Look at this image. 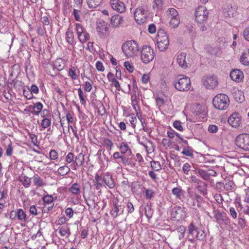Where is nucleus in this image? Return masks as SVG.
Here are the masks:
<instances>
[{
	"instance_id": "obj_1",
	"label": "nucleus",
	"mask_w": 249,
	"mask_h": 249,
	"mask_svg": "<svg viewBox=\"0 0 249 249\" xmlns=\"http://www.w3.org/2000/svg\"><path fill=\"white\" fill-rule=\"evenodd\" d=\"M122 49L125 56L127 57L137 55L140 50L139 45L135 40L126 41L122 45Z\"/></svg>"
},
{
	"instance_id": "obj_2",
	"label": "nucleus",
	"mask_w": 249,
	"mask_h": 249,
	"mask_svg": "<svg viewBox=\"0 0 249 249\" xmlns=\"http://www.w3.org/2000/svg\"><path fill=\"white\" fill-rule=\"evenodd\" d=\"M188 240L192 242H194L195 237L198 240L203 241L206 237L205 231L196 227L193 222L188 226Z\"/></svg>"
},
{
	"instance_id": "obj_3",
	"label": "nucleus",
	"mask_w": 249,
	"mask_h": 249,
	"mask_svg": "<svg viewBox=\"0 0 249 249\" xmlns=\"http://www.w3.org/2000/svg\"><path fill=\"white\" fill-rule=\"evenodd\" d=\"M213 104L216 108L219 110H225L229 105V98L225 94H218L213 98Z\"/></svg>"
},
{
	"instance_id": "obj_4",
	"label": "nucleus",
	"mask_w": 249,
	"mask_h": 249,
	"mask_svg": "<svg viewBox=\"0 0 249 249\" xmlns=\"http://www.w3.org/2000/svg\"><path fill=\"white\" fill-rule=\"evenodd\" d=\"M134 18L136 21L139 24L145 23L149 15V11L146 6L138 7L135 11Z\"/></svg>"
},
{
	"instance_id": "obj_5",
	"label": "nucleus",
	"mask_w": 249,
	"mask_h": 249,
	"mask_svg": "<svg viewBox=\"0 0 249 249\" xmlns=\"http://www.w3.org/2000/svg\"><path fill=\"white\" fill-rule=\"evenodd\" d=\"M157 46L160 51L166 50L169 45L168 36L164 30L159 31L157 35Z\"/></svg>"
},
{
	"instance_id": "obj_6",
	"label": "nucleus",
	"mask_w": 249,
	"mask_h": 249,
	"mask_svg": "<svg viewBox=\"0 0 249 249\" xmlns=\"http://www.w3.org/2000/svg\"><path fill=\"white\" fill-rule=\"evenodd\" d=\"M155 56L154 50L149 46L143 45L141 50V58L143 63L147 64L152 61Z\"/></svg>"
},
{
	"instance_id": "obj_7",
	"label": "nucleus",
	"mask_w": 249,
	"mask_h": 249,
	"mask_svg": "<svg viewBox=\"0 0 249 249\" xmlns=\"http://www.w3.org/2000/svg\"><path fill=\"white\" fill-rule=\"evenodd\" d=\"M175 88L179 91H186L190 89L191 87V81L188 77L178 78L174 81Z\"/></svg>"
},
{
	"instance_id": "obj_8",
	"label": "nucleus",
	"mask_w": 249,
	"mask_h": 249,
	"mask_svg": "<svg viewBox=\"0 0 249 249\" xmlns=\"http://www.w3.org/2000/svg\"><path fill=\"white\" fill-rule=\"evenodd\" d=\"M201 82L203 86L208 89H214L218 84V78L214 75H206L203 76Z\"/></svg>"
},
{
	"instance_id": "obj_9",
	"label": "nucleus",
	"mask_w": 249,
	"mask_h": 249,
	"mask_svg": "<svg viewBox=\"0 0 249 249\" xmlns=\"http://www.w3.org/2000/svg\"><path fill=\"white\" fill-rule=\"evenodd\" d=\"M209 12L206 8L203 6H198L195 11V19L197 23H202L206 22L208 18Z\"/></svg>"
},
{
	"instance_id": "obj_10",
	"label": "nucleus",
	"mask_w": 249,
	"mask_h": 249,
	"mask_svg": "<svg viewBox=\"0 0 249 249\" xmlns=\"http://www.w3.org/2000/svg\"><path fill=\"white\" fill-rule=\"evenodd\" d=\"M96 30L100 37L105 38L109 33L108 23L104 20L99 21L96 23Z\"/></svg>"
},
{
	"instance_id": "obj_11",
	"label": "nucleus",
	"mask_w": 249,
	"mask_h": 249,
	"mask_svg": "<svg viewBox=\"0 0 249 249\" xmlns=\"http://www.w3.org/2000/svg\"><path fill=\"white\" fill-rule=\"evenodd\" d=\"M171 215L172 218L178 221L184 219L186 217L184 208L175 207L172 209Z\"/></svg>"
},
{
	"instance_id": "obj_12",
	"label": "nucleus",
	"mask_w": 249,
	"mask_h": 249,
	"mask_svg": "<svg viewBox=\"0 0 249 249\" xmlns=\"http://www.w3.org/2000/svg\"><path fill=\"white\" fill-rule=\"evenodd\" d=\"M124 206L120 204L118 201H113V207L110 212L112 216L115 218L123 214Z\"/></svg>"
},
{
	"instance_id": "obj_13",
	"label": "nucleus",
	"mask_w": 249,
	"mask_h": 249,
	"mask_svg": "<svg viewBox=\"0 0 249 249\" xmlns=\"http://www.w3.org/2000/svg\"><path fill=\"white\" fill-rule=\"evenodd\" d=\"M214 218L219 225H228L230 223V220L227 216L226 213H221L218 211H214Z\"/></svg>"
},
{
	"instance_id": "obj_14",
	"label": "nucleus",
	"mask_w": 249,
	"mask_h": 249,
	"mask_svg": "<svg viewBox=\"0 0 249 249\" xmlns=\"http://www.w3.org/2000/svg\"><path fill=\"white\" fill-rule=\"evenodd\" d=\"M110 4L112 9L118 12L123 13L125 10V4L119 0H110Z\"/></svg>"
},
{
	"instance_id": "obj_15",
	"label": "nucleus",
	"mask_w": 249,
	"mask_h": 249,
	"mask_svg": "<svg viewBox=\"0 0 249 249\" xmlns=\"http://www.w3.org/2000/svg\"><path fill=\"white\" fill-rule=\"evenodd\" d=\"M228 122L232 127H238L240 124L241 119L238 113H233L229 118Z\"/></svg>"
},
{
	"instance_id": "obj_16",
	"label": "nucleus",
	"mask_w": 249,
	"mask_h": 249,
	"mask_svg": "<svg viewBox=\"0 0 249 249\" xmlns=\"http://www.w3.org/2000/svg\"><path fill=\"white\" fill-rule=\"evenodd\" d=\"M230 77L233 81L240 82L243 80L244 75L242 71L236 69L231 71Z\"/></svg>"
},
{
	"instance_id": "obj_17",
	"label": "nucleus",
	"mask_w": 249,
	"mask_h": 249,
	"mask_svg": "<svg viewBox=\"0 0 249 249\" xmlns=\"http://www.w3.org/2000/svg\"><path fill=\"white\" fill-rule=\"evenodd\" d=\"M186 53H181L177 56V62L180 67L186 69L188 68V64L186 61Z\"/></svg>"
},
{
	"instance_id": "obj_18",
	"label": "nucleus",
	"mask_w": 249,
	"mask_h": 249,
	"mask_svg": "<svg viewBox=\"0 0 249 249\" xmlns=\"http://www.w3.org/2000/svg\"><path fill=\"white\" fill-rule=\"evenodd\" d=\"M17 219L20 222H28V216L25 212L21 209H18L16 211Z\"/></svg>"
},
{
	"instance_id": "obj_19",
	"label": "nucleus",
	"mask_w": 249,
	"mask_h": 249,
	"mask_svg": "<svg viewBox=\"0 0 249 249\" xmlns=\"http://www.w3.org/2000/svg\"><path fill=\"white\" fill-rule=\"evenodd\" d=\"M19 66L18 65H14L12 67V70L10 73V78H9V82L10 84L14 82V79L18 77V74L16 73H18L19 72Z\"/></svg>"
},
{
	"instance_id": "obj_20",
	"label": "nucleus",
	"mask_w": 249,
	"mask_h": 249,
	"mask_svg": "<svg viewBox=\"0 0 249 249\" xmlns=\"http://www.w3.org/2000/svg\"><path fill=\"white\" fill-rule=\"evenodd\" d=\"M66 40L69 44L73 45L75 44L74 33L69 27L65 34Z\"/></svg>"
},
{
	"instance_id": "obj_21",
	"label": "nucleus",
	"mask_w": 249,
	"mask_h": 249,
	"mask_svg": "<svg viewBox=\"0 0 249 249\" xmlns=\"http://www.w3.org/2000/svg\"><path fill=\"white\" fill-rule=\"evenodd\" d=\"M123 21V18L119 15L112 16L110 20V23L114 27H118Z\"/></svg>"
},
{
	"instance_id": "obj_22",
	"label": "nucleus",
	"mask_w": 249,
	"mask_h": 249,
	"mask_svg": "<svg viewBox=\"0 0 249 249\" xmlns=\"http://www.w3.org/2000/svg\"><path fill=\"white\" fill-rule=\"evenodd\" d=\"M240 62L245 65H249V49L245 50L240 56Z\"/></svg>"
},
{
	"instance_id": "obj_23",
	"label": "nucleus",
	"mask_w": 249,
	"mask_h": 249,
	"mask_svg": "<svg viewBox=\"0 0 249 249\" xmlns=\"http://www.w3.org/2000/svg\"><path fill=\"white\" fill-rule=\"evenodd\" d=\"M140 143L144 146L148 153H152L154 151L155 145L152 141H145V142H140Z\"/></svg>"
},
{
	"instance_id": "obj_24",
	"label": "nucleus",
	"mask_w": 249,
	"mask_h": 249,
	"mask_svg": "<svg viewBox=\"0 0 249 249\" xmlns=\"http://www.w3.org/2000/svg\"><path fill=\"white\" fill-rule=\"evenodd\" d=\"M119 149L122 154H126L127 156H129L132 154L131 150L129 148L128 145L124 142H122Z\"/></svg>"
},
{
	"instance_id": "obj_25",
	"label": "nucleus",
	"mask_w": 249,
	"mask_h": 249,
	"mask_svg": "<svg viewBox=\"0 0 249 249\" xmlns=\"http://www.w3.org/2000/svg\"><path fill=\"white\" fill-rule=\"evenodd\" d=\"M59 232L62 236L68 237L71 234L70 229L68 224H66L58 228Z\"/></svg>"
},
{
	"instance_id": "obj_26",
	"label": "nucleus",
	"mask_w": 249,
	"mask_h": 249,
	"mask_svg": "<svg viewBox=\"0 0 249 249\" xmlns=\"http://www.w3.org/2000/svg\"><path fill=\"white\" fill-rule=\"evenodd\" d=\"M87 3L89 8H96L102 5L103 0H87Z\"/></svg>"
},
{
	"instance_id": "obj_27",
	"label": "nucleus",
	"mask_w": 249,
	"mask_h": 249,
	"mask_svg": "<svg viewBox=\"0 0 249 249\" xmlns=\"http://www.w3.org/2000/svg\"><path fill=\"white\" fill-rule=\"evenodd\" d=\"M234 142L239 148L249 151V141H234Z\"/></svg>"
},
{
	"instance_id": "obj_28",
	"label": "nucleus",
	"mask_w": 249,
	"mask_h": 249,
	"mask_svg": "<svg viewBox=\"0 0 249 249\" xmlns=\"http://www.w3.org/2000/svg\"><path fill=\"white\" fill-rule=\"evenodd\" d=\"M185 231L186 229L183 226H180L176 229L175 231L176 236L179 240L184 238Z\"/></svg>"
},
{
	"instance_id": "obj_29",
	"label": "nucleus",
	"mask_w": 249,
	"mask_h": 249,
	"mask_svg": "<svg viewBox=\"0 0 249 249\" xmlns=\"http://www.w3.org/2000/svg\"><path fill=\"white\" fill-rule=\"evenodd\" d=\"M103 180L105 183L109 188H113L115 186L114 182L111 177L109 175H106L104 177Z\"/></svg>"
},
{
	"instance_id": "obj_30",
	"label": "nucleus",
	"mask_w": 249,
	"mask_h": 249,
	"mask_svg": "<svg viewBox=\"0 0 249 249\" xmlns=\"http://www.w3.org/2000/svg\"><path fill=\"white\" fill-rule=\"evenodd\" d=\"M53 69L57 71H61L64 68V62L61 58L57 59L53 64Z\"/></svg>"
},
{
	"instance_id": "obj_31",
	"label": "nucleus",
	"mask_w": 249,
	"mask_h": 249,
	"mask_svg": "<svg viewBox=\"0 0 249 249\" xmlns=\"http://www.w3.org/2000/svg\"><path fill=\"white\" fill-rule=\"evenodd\" d=\"M69 190L72 194L77 195L80 192V185L77 183H74L70 188Z\"/></svg>"
},
{
	"instance_id": "obj_32",
	"label": "nucleus",
	"mask_w": 249,
	"mask_h": 249,
	"mask_svg": "<svg viewBox=\"0 0 249 249\" xmlns=\"http://www.w3.org/2000/svg\"><path fill=\"white\" fill-rule=\"evenodd\" d=\"M133 94L131 96V100L134 108L136 110V105L138 104L139 100V92L138 93L132 92Z\"/></svg>"
},
{
	"instance_id": "obj_33",
	"label": "nucleus",
	"mask_w": 249,
	"mask_h": 249,
	"mask_svg": "<svg viewBox=\"0 0 249 249\" xmlns=\"http://www.w3.org/2000/svg\"><path fill=\"white\" fill-rule=\"evenodd\" d=\"M84 161V155L80 153L78 154L75 157V160L74 161L75 164L77 166H80L82 165Z\"/></svg>"
},
{
	"instance_id": "obj_34",
	"label": "nucleus",
	"mask_w": 249,
	"mask_h": 249,
	"mask_svg": "<svg viewBox=\"0 0 249 249\" xmlns=\"http://www.w3.org/2000/svg\"><path fill=\"white\" fill-rule=\"evenodd\" d=\"M206 187V183L203 181L196 186V189L203 195H205L207 194Z\"/></svg>"
},
{
	"instance_id": "obj_35",
	"label": "nucleus",
	"mask_w": 249,
	"mask_h": 249,
	"mask_svg": "<svg viewBox=\"0 0 249 249\" xmlns=\"http://www.w3.org/2000/svg\"><path fill=\"white\" fill-rule=\"evenodd\" d=\"M78 38L81 43H83L89 39L90 36L88 33L85 31L83 33L78 36Z\"/></svg>"
},
{
	"instance_id": "obj_36",
	"label": "nucleus",
	"mask_w": 249,
	"mask_h": 249,
	"mask_svg": "<svg viewBox=\"0 0 249 249\" xmlns=\"http://www.w3.org/2000/svg\"><path fill=\"white\" fill-rule=\"evenodd\" d=\"M70 171V168L66 165L61 166L58 169V173L61 176H65L69 173Z\"/></svg>"
},
{
	"instance_id": "obj_37",
	"label": "nucleus",
	"mask_w": 249,
	"mask_h": 249,
	"mask_svg": "<svg viewBox=\"0 0 249 249\" xmlns=\"http://www.w3.org/2000/svg\"><path fill=\"white\" fill-rule=\"evenodd\" d=\"M172 193L175 195L176 198L180 199L181 196L183 195V191L179 188H174L172 190Z\"/></svg>"
},
{
	"instance_id": "obj_38",
	"label": "nucleus",
	"mask_w": 249,
	"mask_h": 249,
	"mask_svg": "<svg viewBox=\"0 0 249 249\" xmlns=\"http://www.w3.org/2000/svg\"><path fill=\"white\" fill-rule=\"evenodd\" d=\"M197 171V173L203 179L205 180L209 179L207 170H205L202 169H198Z\"/></svg>"
},
{
	"instance_id": "obj_39",
	"label": "nucleus",
	"mask_w": 249,
	"mask_h": 249,
	"mask_svg": "<svg viewBox=\"0 0 249 249\" xmlns=\"http://www.w3.org/2000/svg\"><path fill=\"white\" fill-rule=\"evenodd\" d=\"M234 97L235 100L239 103H242L244 99V96L240 91H238L237 92H235L234 94Z\"/></svg>"
},
{
	"instance_id": "obj_40",
	"label": "nucleus",
	"mask_w": 249,
	"mask_h": 249,
	"mask_svg": "<svg viewBox=\"0 0 249 249\" xmlns=\"http://www.w3.org/2000/svg\"><path fill=\"white\" fill-rule=\"evenodd\" d=\"M180 23L179 17L172 18L170 21V24L173 28H176L178 26Z\"/></svg>"
},
{
	"instance_id": "obj_41",
	"label": "nucleus",
	"mask_w": 249,
	"mask_h": 249,
	"mask_svg": "<svg viewBox=\"0 0 249 249\" xmlns=\"http://www.w3.org/2000/svg\"><path fill=\"white\" fill-rule=\"evenodd\" d=\"M150 164L152 169L155 171H158L161 169L160 164L159 161L153 160L150 162Z\"/></svg>"
},
{
	"instance_id": "obj_42",
	"label": "nucleus",
	"mask_w": 249,
	"mask_h": 249,
	"mask_svg": "<svg viewBox=\"0 0 249 249\" xmlns=\"http://www.w3.org/2000/svg\"><path fill=\"white\" fill-rule=\"evenodd\" d=\"M167 14L171 17V18L179 17L178 11L174 8H169L167 11Z\"/></svg>"
},
{
	"instance_id": "obj_43",
	"label": "nucleus",
	"mask_w": 249,
	"mask_h": 249,
	"mask_svg": "<svg viewBox=\"0 0 249 249\" xmlns=\"http://www.w3.org/2000/svg\"><path fill=\"white\" fill-rule=\"evenodd\" d=\"M23 94L24 97L28 100L32 99L33 98V95L31 91L30 90L29 88H28L27 89L23 88Z\"/></svg>"
},
{
	"instance_id": "obj_44",
	"label": "nucleus",
	"mask_w": 249,
	"mask_h": 249,
	"mask_svg": "<svg viewBox=\"0 0 249 249\" xmlns=\"http://www.w3.org/2000/svg\"><path fill=\"white\" fill-rule=\"evenodd\" d=\"M145 215L148 219L151 218L153 214V211L149 205H146L145 207Z\"/></svg>"
},
{
	"instance_id": "obj_45",
	"label": "nucleus",
	"mask_w": 249,
	"mask_h": 249,
	"mask_svg": "<svg viewBox=\"0 0 249 249\" xmlns=\"http://www.w3.org/2000/svg\"><path fill=\"white\" fill-rule=\"evenodd\" d=\"M33 179L35 185L37 187H40L43 185V181L38 176H34Z\"/></svg>"
},
{
	"instance_id": "obj_46",
	"label": "nucleus",
	"mask_w": 249,
	"mask_h": 249,
	"mask_svg": "<svg viewBox=\"0 0 249 249\" xmlns=\"http://www.w3.org/2000/svg\"><path fill=\"white\" fill-rule=\"evenodd\" d=\"M43 109V105L40 102H37L35 104V115H39Z\"/></svg>"
},
{
	"instance_id": "obj_47",
	"label": "nucleus",
	"mask_w": 249,
	"mask_h": 249,
	"mask_svg": "<svg viewBox=\"0 0 249 249\" xmlns=\"http://www.w3.org/2000/svg\"><path fill=\"white\" fill-rule=\"evenodd\" d=\"M41 126L43 128H46L51 125V120L50 118H45L41 122Z\"/></svg>"
},
{
	"instance_id": "obj_48",
	"label": "nucleus",
	"mask_w": 249,
	"mask_h": 249,
	"mask_svg": "<svg viewBox=\"0 0 249 249\" xmlns=\"http://www.w3.org/2000/svg\"><path fill=\"white\" fill-rule=\"evenodd\" d=\"M181 153L183 155L188 157H192L193 155V150L190 148H184Z\"/></svg>"
},
{
	"instance_id": "obj_49",
	"label": "nucleus",
	"mask_w": 249,
	"mask_h": 249,
	"mask_svg": "<svg viewBox=\"0 0 249 249\" xmlns=\"http://www.w3.org/2000/svg\"><path fill=\"white\" fill-rule=\"evenodd\" d=\"M235 140H249V134L247 133L239 134L236 137Z\"/></svg>"
},
{
	"instance_id": "obj_50",
	"label": "nucleus",
	"mask_w": 249,
	"mask_h": 249,
	"mask_svg": "<svg viewBox=\"0 0 249 249\" xmlns=\"http://www.w3.org/2000/svg\"><path fill=\"white\" fill-rule=\"evenodd\" d=\"M75 29H76L78 36L85 32L83 26H82L81 24H80L79 23L76 24Z\"/></svg>"
},
{
	"instance_id": "obj_51",
	"label": "nucleus",
	"mask_w": 249,
	"mask_h": 249,
	"mask_svg": "<svg viewBox=\"0 0 249 249\" xmlns=\"http://www.w3.org/2000/svg\"><path fill=\"white\" fill-rule=\"evenodd\" d=\"M78 95L79 96V98L80 100V103L82 105H85L86 103V100L85 99V98L84 97L83 93V91H82V89H81V88H79L78 89Z\"/></svg>"
},
{
	"instance_id": "obj_52",
	"label": "nucleus",
	"mask_w": 249,
	"mask_h": 249,
	"mask_svg": "<svg viewBox=\"0 0 249 249\" xmlns=\"http://www.w3.org/2000/svg\"><path fill=\"white\" fill-rule=\"evenodd\" d=\"M173 126L179 131H182L183 129L182 123L179 121H175L173 123Z\"/></svg>"
},
{
	"instance_id": "obj_53",
	"label": "nucleus",
	"mask_w": 249,
	"mask_h": 249,
	"mask_svg": "<svg viewBox=\"0 0 249 249\" xmlns=\"http://www.w3.org/2000/svg\"><path fill=\"white\" fill-rule=\"evenodd\" d=\"M237 7L236 6H233V7H231V10L229 9V11H227V15L229 17H234L236 15Z\"/></svg>"
},
{
	"instance_id": "obj_54",
	"label": "nucleus",
	"mask_w": 249,
	"mask_h": 249,
	"mask_svg": "<svg viewBox=\"0 0 249 249\" xmlns=\"http://www.w3.org/2000/svg\"><path fill=\"white\" fill-rule=\"evenodd\" d=\"M41 116L42 118H51V114L49 110L48 109H42L41 110Z\"/></svg>"
},
{
	"instance_id": "obj_55",
	"label": "nucleus",
	"mask_w": 249,
	"mask_h": 249,
	"mask_svg": "<svg viewBox=\"0 0 249 249\" xmlns=\"http://www.w3.org/2000/svg\"><path fill=\"white\" fill-rule=\"evenodd\" d=\"M124 66L126 69L130 72H132L134 71V67L129 62L126 61L124 63Z\"/></svg>"
},
{
	"instance_id": "obj_56",
	"label": "nucleus",
	"mask_w": 249,
	"mask_h": 249,
	"mask_svg": "<svg viewBox=\"0 0 249 249\" xmlns=\"http://www.w3.org/2000/svg\"><path fill=\"white\" fill-rule=\"evenodd\" d=\"M167 135H168V136L170 139L174 138L175 137V135H176L180 139V140H183V138H180L179 135L177 134V133H176L175 131L173 129L170 130V131H168Z\"/></svg>"
},
{
	"instance_id": "obj_57",
	"label": "nucleus",
	"mask_w": 249,
	"mask_h": 249,
	"mask_svg": "<svg viewBox=\"0 0 249 249\" xmlns=\"http://www.w3.org/2000/svg\"><path fill=\"white\" fill-rule=\"evenodd\" d=\"M69 75L73 80H76L77 79L78 76L76 74L75 71L73 69V68L70 69L69 71Z\"/></svg>"
},
{
	"instance_id": "obj_58",
	"label": "nucleus",
	"mask_w": 249,
	"mask_h": 249,
	"mask_svg": "<svg viewBox=\"0 0 249 249\" xmlns=\"http://www.w3.org/2000/svg\"><path fill=\"white\" fill-rule=\"evenodd\" d=\"M191 167V166L189 163H185L183 165V167H182V170H183V173L186 175H188L189 172L190 170Z\"/></svg>"
},
{
	"instance_id": "obj_59",
	"label": "nucleus",
	"mask_w": 249,
	"mask_h": 249,
	"mask_svg": "<svg viewBox=\"0 0 249 249\" xmlns=\"http://www.w3.org/2000/svg\"><path fill=\"white\" fill-rule=\"evenodd\" d=\"M194 198L197 202V207H199L200 206V204L202 201L203 198L200 196L196 194H195Z\"/></svg>"
},
{
	"instance_id": "obj_60",
	"label": "nucleus",
	"mask_w": 249,
	"mask_h": 249,
	"mask_svg": "<svg viewBox=\"0 0 249 249\" xmlns=\"http://www.w3.org/2000/svg\"><path fill=\"white\" fill-rule=\"evenodd\" d=\"M31 183V178L25 177L23 181V186L26 188H28L30 186Z\"/></svg>"
},
{
	"instance_id": "obj_61",
	"label": "nucleus",
	"mask_w": 249,
	"mask_h": 249,
	"mask_svg": "<svg viewBox=\"0 0 249 249\" xmlns=\"http://www.w3.org/2000/svg\"><path fill=\"white\" fill-rule=\"evenodd\" d=\"M44 202L47 204H50L53 202V198L51 196H45L43 197Z\"/></svg>"
},
{
	"instance_id": "obj_62",
	"label": "nucleus",
	"mask_w": 249,
	"mask_h": 249,
	"mask_svg": "<svg viewBox=\"0 0 249 249\" xmlns=\"http://www.w3.org/2000/svg\"><path fill=\"white\" fill-rule=\"evenodd\" d=\"M191 179L192 181L195 184L196 186L203 182V181L197 178L195 176H192L191 177Z\"/></svg>"
},
{
	"instance_id": "obj_63",
	"label": "nucleus",
	"mask_w": 249,
	"mask_h": 249,
	"mask_svg": "<svg viewBox=\"0 0 249 249\" xmlns=\"http://www.w3.org/2000/svg\"><path fill=\"white\" fill-rule=\"evenodd\" d=\"M50 158L52 160H56L58 157L57 153L54 150H51L49 153Z\"/></svg>"
},
{
	"instance_id": "obj_64",
	"label": "nucleus",
	"mask_w": 249,
	"mask_h": 249,
	"mask_svg": "<svg viewBox=\"0 0 249 249\" xmlns=\"http://www.w3.org/2000/svg\"><path fill=\"white\" fill-rule=\"evenodd\" d=\"M243 36L246 40L249 41V27L246 28L243 31Z\"/></svg>"
}]
</instances>
